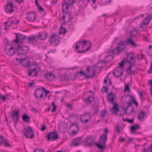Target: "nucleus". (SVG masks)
Listing matches in <instances>:
<instances>
[{
	"label": "nucleus",
	"mask_w": 152,
	"mask_h": 152,
	"mask_svg": "<svg viewBox=\"0 0 152 152\" xmlns=\"http://www.w3.org/2000/svg\"><path fill=\"white\" fill-rule=\"evenodd\" d=\"M126 58L124 59L119 64V66L121 68H123L124 64L127 62L129 64H134L135 63L136 60L134 59L135 56L134 52L129 53L126 52Z\"/></svg>",
	"instance_id": "f257e3e1"
},
{
	"label": "nucleus",
	"mask_w": 152,
	"mask_h": 152,
	"mask_svg": "<svg viewBox=\"0 0 152 152\" xmlns=\"http://www.w3.org/2000/svg\"><path fill=\"white\" fill-rule=\"evenodd\" d=\"M75 0H63L62 2V11L63 13H66L69 16V18H70V13L64 10L65 9L66 10H69V7L73 4L75 3Z\"/></svg>",
	"instance_id": "f03ea898"
},
{
	"label": "nucleus",
	"mask_w": 152,
	"mask_h": 152,
	"mask_svg": "<svg viewBox=\"0 0 152 152\" xmlns=\"http://www.w3.org/2000/svg\"><path fill=\"white\" fill-rule=\"evenodd\" d=\"M107 138L106 135L105 134H103L100 137L99 140L102 141L103 140V142H99L97 143H95L94 144L96 145L97 147L101 151H102L104 148L106 147V142Z\"/></svg>",
	"instance_id": "7ed1b4c3"
},
{
	"label": "nucleus",
	"mask_w": 152,
	"mask_h": 152,
	"mask_svg": "<svg viewBox=\"0 0 152 152\" xmlns=\"http://www.w3.org/2000/svg\"><path fill=\"white\" fill-rule=\"evenodd\" d=\"M126 45L123 41L119 42L115 48L113 49L112 52L114 54L118 55L121 51L125 49Z\"/></svg>",
	"instance_id": "20e7f679"
},
{
	"label": "nucleus",
	"mask_w": 152,
	"mask_h": 152,
	"mask_svg": "<svg viewBox=\"0 0 152 152\" xmlns=\"http://www.w3.org/2000/svg\"><path fill=\"white\" fill-rule=\"evenodd\" d=\"M24 136L26 138L33 139L34 136V132L32 128L28 126L25 129Z\"/></svg>",
	"instance_id": "39448f33"
},
{
	"label": "nucleus",
	"mask_w": 152,
	"mask_h": 152,
	"mask_svg": "<svg viewBox=\"0 0 152 152\" xmlns=\"http://www.w3.org/2000/svg\"><path fill=\"white\" fill-rule=\"evenodd\" d=\"M45 137L47 138L48 141L50 140L52 141L56 140L58 138V133L56 131L51 132L47 134Z\"/></svg>",
	"instance_id": "423d86ee"
},
{
	"label": "nucleus",
	"mask_w": 152,
	"mask_h": 152,
	"mask_svg": "<svg viewBox=\"0 0 152 152\" xmlns=\"http://www.w3.org/2000/svg\"><path fill=\"white\" fill-rule=\"evenodd\" d=\"M14 4L12 2V1H10L8 2L4 8V10L8 14H11L14 11L13 10Z\"/></svg>",
	"instance_id": "0eeeda50"
},
{
	"label": "nucleus",
	"mask_w": 152,
	"mask_h": 152,
	"mask_svg": "<svg viewBox=\"0 0 152 152\" xmlns=\"http://www.w3.org/2000/svg\"><path fill=\"white\" fill-rule=\"evenodd\" d=\"M96 138L93 136H89L87 137L85 139L84 142L86 143V145L88 147L92 146V144L95 140Z\"/></svg>",
	"instance_id": "6e6552de"
},
{
	"label": "nucleus",
	"mask_w": 152,
	"mask_h": 152,
	"mask_svg": "<svg viewBox=\"0 0 152 152\" xmlns=\"http://www.w3.org/2000/svg\"><path fill=\"white\" fill-rule=\"evenodd\" d=\"M28 48L27 46H21L18 45V48L15 49L17 50L19 55H25L28 50Z\"/></svg>",
	"instance_id": "1a4fd4ad"
},
{
	"label": "nucleus",
	"mask_w": 152,
	"mask_h": 152,
	"mask_svg": "<svg viewBox=\"0 0 152 152\" xmlns=\"http://www.w3.org/2000/svg\"><path fill=\"white\" fill-rule=\"evenodd\" d=\"M27 14L28 15L26 18L28 21L33 22L36 18V15L34 12H28Z\"/></svg>",
	"instance_id": "9d476101"
},
{
	"label": "nucleus",
	"mask_w": 152,
	"mask_h": 152,
	"mask_svg": "<svg viewBox=\"0 0 152 152\" xmlns=\"http://www.w3.org/2000/svg\"><path fill=\"white\" fill-rule=\"evenodd\" d=\"M40 88H37L35 91L34 95L36 99L38 101L40 100V99L42 98L44 96L43 92L40 91Z\"/></svg>",
	"instance_id": "9b49d317"
},
{
	"label": "nucleus",
	"mask_w": 152,
	"mask_h": 152,
	"mask_svg": "<svg viewBox=\"0 0 152 152\" xmlns=\"http://www.w3.org/2000/svg\"><path fill=\"white\" fill-rule=\"evenodd\" d=\"M120 68H121V69L122 68L120 67L119 66H118L115 68L113 70V74L116 77H121L123 74V71L121 70Z\"/></svg>",
	"instance_id": "f8f14e48"
},
{
	"label": "nucleus",
	"mask_w": 152,
	"mask_h": 152,
	"mask_svg": "<svg viewBox=\"0 0 152 152\" xmlns=\"http://www.w3.org/2000/svg\"><path fill=\"white\" fill-rule=\"evenodd\" d=\"M25 35H23L20 34H18L16 35L15 39L12 40L13 42H15L16 43H18L23 40L26 38Z\"/></svg>",
	"instance_id": "ddd939ff"
},
{
	"label": "nucleus",
	"mask_w": 152,
	"mask_h": 152,
	"mask_svg": "<svg viewBox=\"0 0 152 152\" xmlns=\"http://www.w3.org/2000/svg\"><path fill=\"white\" fill-rule=\"evenodd\" d=\"M47 36V34L45 31H41L38 33L37 36V39L40 40H44Z\"/></svg>",
	"instance_id": "4468645a"
},
{
	"label": "nucleus",
	"mask_w": 152,
	"mask_h": 152,
	"mask_svg": "<svg viewBox=\"0 0 152 152\" xmlns=\"http://www.w3.org/2000/svg\"><path fill=\"white\" fill-rule=\"evenodd\" d=\"M15 50L14 48L11 46L10 48H8L7 47L4 48V50L8 56H12L15 53Z\"/></svg>",
	"instance_id": "2eb2a0df"
},
{
	"label": "nucleus",
	"mask_w": 152,
	"mask_h": 152,
	"mask_svg": "<svg viewBox=\"0 0 152 152\" xmlns=\"http://www.w3.org/2000/svg\"><path fill=\"white\" fill-rule=\"evenodd\" d=\"M15 59L16 61H18V64L22 63L23 64H25L24 65L26 66H30L29 62L26 60L25 58H22L19 59L18 58H16Z\"/></svg>",
	"instance_id": "dca6fc26"
},
{
	"label": "nucleus",
	"mask_w": 152,
	"mask_h": 152,
	"mask_svg": "<svg viewBox=\"0 0 152 152\" xmlns=\"http://www.w3.org/2000/svg\"><path fill=\"white\" fill-rule=\"evenodd\" d=\"M12 120L13 121L15 119V122L17 123L19 119V112L16 110H14L13 113L12 115Z\"/></svg>",
	"instance_id": "f3484780"
},
{
	"label": "nucleus",
	"mask_w": 152,
	"mask_h": 152,
	"mask_svg": "<svg viewBox=\"0 0 152 152\" xmlns=\"http://www.w3.org/2000/svg\"><path fill=\"white\" fill-rule=\"evenodd\" d=\"M81 139L80 137L74 139L72 143V144L74 146H77L81 144Z\"/></svg>",
	"instance_id": "a211bd4d"
},
{
	"label": "nucleus",
	"mask_w": 152,
	"mask_h": 152,
	"mask_svg": "<svg viewBox=\"0 0 152 152\" xmlns=\"http://www.w3.org/2000/svg\"><path fill=\"white\" fill-rule=\"evenodd\" d=\"M58 37L57 35L54 33L49 37V41L50 42V45H52L53 42H55L56 41Z\"/></svg>",
	"instance_id": "6ab92c4d"
},
{
	"label": "nucleus",
	"mask_w": 152,
	"mask_h": 152,
	"mask_svg": "<svg viewBox=\"0 0 152 152\" xmlns=\"http://www.w3.org/2000/svg\"><path fill=\"white\" fill-rule=\"evenodd\" d=\"M37 74V72L35 68L33 69H30L28 71V76L32 75L33 77H36Z\"/></svg>",
	"instance_id": "aec40b11"
},
{
	"label": "nucleus",
	"mask_w": 152,
	"mask_h": 152,
	"mask_svg": "<svg viewBox=\"0 0 152 152\" xmlns=\"http://www.w3.org/2000/svg\"><path fill=\"white\" fill-rule=\"evenodd\" d=\"M90 113H86L83 114L82 116V117H81L80 118V121L83 123V124H84L85 123H87L88 121H89V120H88L87 119H86L84 121H83L82 120V118H86L87 116H88L89 117V119H90Z\"/></svg>",
	"instance_id": "412c9836"
},
{
	"label": "nucleus",
	"mask_w": 152,
	"mask_h": 152,
	"mask_svg": "<svg viewBox=\"0 0 152 152\" xmlns=\"http://www.w3.org/2000/svg\"><path fill=\"white\" fill-rule=\"evenodd\" d=\"M152 19V15H148L146 18H145L143 21L142 23V25L144 26H146L149 23V22L150 20Z\"/></svg>",
	"instance_id": "4be33fe9"
},
{
	"label": "nucleus",
	"mask_w": 152,
	"mask_h": 152,
	"mask_svg": "<svg viewBox=\"0 0 152 152\" xmlns=\"http://www.w3.org/2000/svg\"><path fill=\"white\" fill-rule=\"evenodd\" d=\"M140 127V126L137 124H135L134 125L132 126L130 128V130L131 133H134L135 134H138V133L135 132L134 131L137 129H139Z\"/></svg>",
	"instance_id": "5701e85b"
},
{
	"label": "nucleus",
	"mask_w": 152,
	"mask_h": 152,
	"mask_svg": "<svg viewBox=\"0 0 152 152\" xmlns=\"http://www.w3.org/2000/svg\"><path fill=\"white\" fill-rule=\"evenodd\" d=\"M126 42L127 44L129 45L132 47L136 48L137 47V44L134 42L131 38H128Z\"/></svg>",
	"instance_id": "b1692460"
},
{
	"label": "nucleus",
	"mask_w": 152,
	"mask_h": 152,
	"mask_svg": "<svg viewBox=\"0 0 152 152\" xmlns=\"http://www.w3.org/2000/svg\"><path fill=\"white\" fill-rule=\"evenodd\" d=\"M104 58L106 59L107 58H109V59H107L106 61H101L99 62L101 63H103L104 64H107L113 59V56L111 55H108L105 56Z\"/></svg>",
	"instance_id": "393cba45"
},
{
	"label": "nucleus",
	"mask_w": 152,
	"mask_h": 152,
	"mask_svg": "<svg viewBox=\"0 0 152 152\" xmlns=\"http://www.w3.org/2000/svg\"><path fill=\"white\" fill-rule=\"evenodd\" d=\"M55 77L54 75L51 72H48L45 76V78L46 79L50 81L54 80Z\"/></svg>",
	"instance_id": "a878e982"
},
{
	"label": "nucleus",
	"mask_w": 152,
	"mask_h": 152,
	"mask_svg": "<svg viewBox=\"0 0 152 152\" xmlns=\"http://www.w3.org/2000/svg\"><path fill=\"white\" fill-rule=\"evenodd\" d=\"M107 99L108 101L110 103H114L113 101L114 99V97L113 94L112 93L109 94L107 97Z\"/></svg>",
	"instance_id": "bb28decb"
},
{
	"label": "nucleus",
	"mask_w": 152,
	"mask_h": 152,
	"mask_svg": "<svg viewBox=\"0 0 152 152\" xmlns=\"http://www.w3.org/2000/svg\"><path fill=\"white\" fill-rule=\"evenodd\" d=\"M113 104L114 106L113 107L112 109L110 110V111H112L113 114L117 115H118V114L117 113V112L119 111V110L118 108V104L116 103H114Z\"/></svg>",
	"instance_id": "cd10ccee"
},
{
	"label": "nucleus",
	"mask_w": 152,
	"mask_h": 152,
	"mask_svg": "<svg viewBox=\"0 0 152 152\" xmlns=\"http://www.w3.org/2000/svg\"><path fill=\"white\" fill-rule=\"evenodd\" d=\"M36 39H37L36 36L32 35L28 37V41L30 43H31L33 41H34L35 42H37V41L36 40Z\"/></svg>",
	"instance_id": "c85d7f7f"
},
{
	"label": "nucleus",
	"mask_w": 152,
	"mask_h": 152,
	"mask_svg": "<svg viewBox=\"0 0 152 152\" xmlns=\"http://www.w3.org/2000/svg\"><path fill=\"white\" fill-rule=\"evenodd\" d=\"M22 119L23 121L26 122H28L30 120V116L25 113H23V115L22 116Z\"/></svg>",
	"instance_id": "c756f323"
},
{
	"label": "nucleus",
	"mask_w": 152,
	"mask_h": 152,
	"mask_svg": "<svg viewBox=\"0 0 152 152\" xmlns=\"http://www.w3.org/2000/svg\"><path fill=\"white\" fill-rule=\"evenodd\" d=\"M92 113L94 114H95L98 112V106L97 105H94L93 106L91 109Z\"/></svg>",
	"instance_id": "7c9ffc66"
},
{
	"label": "nucleus",
	"mask_w": 152,
	"mask_h": 152,
	"mask_svg": "<svg viewBox=\"0 0 152 152\" xmlns=\"http://www.w3.org/2000/svg\"><path fill=\"white\" fill-rule=\"evenodd\" d=\"M78 42L79 43V44H81V43H83V45H86V44H87V45L88 47L89 46V45L90 44V45L91 46V43L88 41H86V40H83L82 41H79ZM78 42H77L75 43V44H76Z\"/></svg>",
	"instance_id": "2f4dec72"
},
{
	"label": "nucleus",
	"mask_w": 152,
	"mask_h": 152,
	"mask_svg": "<svg viewBox=\"0 0 152 152\" xmlns=\"http://www.w3.org/2000/svg\"><path fill=\"white\" fill-rule=\"evenodd\" d=\"M79 73L80 74V76H84L85 77L84 78L85 79H88L90 77H91V76L89 75H87L84 72L82 71H79Z\"/></svg>",
	"instance_id": "473e14b6"
},
{
	"label": "nucleus",
	"mask_w": 152,
	"mask_h": 152,
	"mask_svg": "<svg viewBox=\"0 0 152 152\" xmlns=\"http://www.w3.org/2000/svg\"><path fill=\"white\" fill-rule=\"evenodd\" d=\"M145 113L142 111H141L138 115V118L139 120H141L145 116Z\"/></svg>",
	"instance_id": "72a5a7b5"
},
{
	"label": "nucleus",
	"mask_w": 152,
	"mask_h": 152,
	"mask_svg": "<svg viewBox=\"0 0 152 152\" xmlns=\"http://www.w3.org/2000/svg\"><path fill=\"white\" fill-rule=\"evenodd\" d=\"M142 152H152V144H151L148 148H144Z\"/></svg>",
	"instance_id": "f704fd0d"
},
{
	"label": "nucleus",
	"mask_w": 152,
	"mask_h": 152,
	"mask_svg": "<svg viewBox=\"0 0 152 152\" xmlns=\"http://www.w3.org/2000/svg\"><path fill=\"white\" fill-rule=\"evenodd\" d=\"M5 147H11V146L10 145L9 143V142L7 140L5 139L4 140V141L3 142V143Z\"/></svg>",
	"instance_id": "c9c22d12"
},
{
	"label": "nucleus",
	"mask_w": 152,
	"mask_h": 152,
	"mask_svg": "<svg viewBox=\"0 0 152 152\" xmlns=\"http://www.w3.org/2000/svg\"><path fill=\"white\" fill-rule=\"evenodd\" d=\"M129 107H127L126 108H124V107H122V110H124V112L123 113H120L118 114V115L119 116H121L123 115L125 113H126L127 110H128Z\"/></svg>",
	"instance_id": "e433bc0d"
},
{
	"label": "nucleus",
	"mask_w": 152,
	"mask_h": 152,
	"mask_svg": "<svg viewBox=\"0 0 152 152\" xmlns=\"http://www.w3.org/2000/svg\"><path fill=\"white\" fill-rule=\"evenodd\" d=\"M91 48V46L90 45H89V46L85 50H82V51L78 50L77 51V52L79 53H84L86 52H87L88 50H89Z\"/></svg>",
	"instance_id": "4c0bfd02"
},
{
	"label": "nucleus",
	"mask_w": 152,
	"mask_h": 152,
	"mask_svg": "<svg viewBox=\"0 0 152 152\" xmlns=\"http://www.w3.org/2000/svg\"><path fill=\"white\" fill-rule=\"evenodd\" d=\"M41 88L43 91H44L45 92V98H46L47 97V94L48 93L50 92V91L47 90L44 87H41Z\"/></svg>",
	"instance_id": "58836bf2"
},
{
	"label": "nucleus",
	"mask_w": 152,
	"mask_h": 152,
	"mask_svg": "<svg viewBox=\"0 0 152 152\" xmlns=\"http://www.w3.org/2000/svg\"><path fill=\"white\" fill-rule=\"evenodd\" d=\"M52 105L53 106V108L52 110V112L54 113L55 111L56 110V106L53 102H52Z\"/></svg>",
	"instance_id": "ea45409f"
},
{
	"label": "nucleus",
	"mask_w": 152,
	"mask_h": 152,
	"mask_svg": "<svg viewBox=\"0 0 152 152\" xmlns=\"http://www.w3.org/2000/svg\"><path fill=\"white\" fill-rule=\"evenodd\" d=\"M71 126H76L77 128V129L78 130H79V126L77 125V123L76 122H71Z\"/></svg>",
	"instance_id": "a19ab883"
},
{
	"label": "nucleus",
	"mask_w": 152,
	"mask_h": 152,
	"mask_svg": "<svg viewBox=\"0 0 152 152\" xmlns=\"http://www.w3.org/2000/svg\"><path fill=\"white\" fill-rule=\"evenodd\" d=\"M115 130L117 132L118 134L120 133V126L119 125H117L115 126Z\"/></svg>",
	"instance_id": "79ce46f5"
},
{
	"label": "nucleus",
	"mask_w": 152,
	"mask_h": 152,
	"mask_svg": "<svg viewBox=\"0 0 152 152\" xmlns=\"http://www.w3.org/2000/svg\"><path fill=\"white\" fill-rule=\"evenodd\" d=\"M106 111L105 110H102L101 112V118L104 117L106 115Z\"/></svg>",
	"instance_id": "37998d69"
},
{
	"label": "nucleus",
	"mask_w": 152,
	"mask_h": 152,
	"mask_svg": "<svg viewBox=\"0 0 152 152\" xmlns=\"http://www.w3.org/2000/svg\"><path fill=\"white\" fill-rule=\"evenodd\" d=\"M130 90L129 88V83L125 85V88L124 91H129Z\"/></svg>",
	"instance_id": "c03bdc74"
},
{
	"label": "nucleus",
	"mask_w": 152,
	"mask_h": 152,
	"mask_svg": "<svg viewBox=\"0 0 152 152\" xmlns=\"http://www.w3.org/2000/svg\"><path fill=\"white\" fill-rule=\"evenodd\" d=\"M91 98H92L93 99L94 98V96H88L87 98L86 99V101H88L89 103H91V101L90 100V99Z\"/></svg>",
	"instance_id": "a18cd8bd"
},
{
	"label": "nucleus",
	"mask_w": 152,
	"mask_h": 152,
	"mask_svg": "<svg viewBox=\"0 0 152 152\" xmlns=\"http://www.w3.org/2000/svg\"><path fill=\"white\" fill-rule=\"evenodd\" d=\"M147 73L148 74H150L152 73V62L151 63V65L150 69L147 71Z\"/></svg>",
	"instance_id": "49530a36"
},
{
	"label": "nucleus",
	"mask_w": 152,
	"mask_h": 152,
	"mask_svg": "<svg viewBox=\"0 0 152 152\" xmlns=\"http://www.w3.org/2000/svg\"><path fill=\"white\" fill-rule=\"evenodd\" d=\"M0 99L1 100H3L4 101H5L6 100V98L5 96L3 95L0 94Z\"/></svg>",
	"instance_id": "de8ad7c7"
},
{
	"label": "nucleus",
	"mask_w": 152,
	"mask_h": 152,
	"mask_svg": "<svg viewBox=\"0 0 152 152\" xmlns=\"http://www.w3.org/2000/svg\"><path fill=\"white\" fill-rule=\"evenodd\" d=\"M33 152H44V150L43 149H35Z\"/></svg>",
	"instance_id": "09e8293b"
},
{
	"label": "nucleus",
	"mask_w": 152,
	"mask_h": 152,
	"mask_svg": "<svg viewBox=\"0 0 152 152\" xmlns=\"http://www.w3.org/2000/svg\"><path fill=\"white\" fill-rule=\"evenodd\" d=\"M4 140L3 136L0 135V145L3 143Z\"/></svg>",
	"instance_id": "8fccbe9b"
},
{
	"label": "nucleus",
	"mask_w": 152,
	"mask_h": 152,
	"mask_svg": "<svg viewBox=\"0 0 152 152\" xmlns=\"http://www.w3.org/2000/svg\"><path fill=\"white\" fill-rule=\"evenodd\" d=\"M31 110L34 112L35 113H37L38 112V111L37 110L33 108V107H31Z\"/></svg>",
	"instance_id": "3c124183"
},
{
	"label": "nucleus",
	"mask_w": 152,
	"mask_h": 152,
	"mask_svg": "<svg viewBox=\"0 0 152 152\" xmlns=\"http://www.w3.org/2000/svg\"><path fill=\"white\" fill-rule=\"evenodd\" d=\"M61 30L62 31V30H63V31L62 32V34H64L66 32V29L64 27H62V26H61Z\"/></svg>",
	"instance_id": "603ef678"
},
{
	"label": "nucleus",
	"mask_w": 152,
	"mask_h": 152,
	"mask_svg": "<svg viewBox=\"0 0 152 152\" xmlns=\"http://www.w3.org/2000/svg\"><path fill=\"white\" fill-rule=\"evenodd\" d=\"M67 107L68 108H70V110H72V105L69 104H66Z\"/></svg>",
	"instance_id": "864d4df0"
},
{
	"label": "nucleus",
	"mask_w": 152,
	"mask_h": 152,
	"mask_svg": "<svg viewBox=\"0 0 152 152\" xmlns=\"http://www.w3.org/2000/svg\"><path fill=\"white\" fill-rule=\"evenodd\" d=\"M126 104H127V107H129L131 106L132 105V102L131 100H129L128 102H126Z\"/></svg>",
	"instance_id": "5fc2aeb1"
},
{
	"label": "nucleus",
	"mask_w": 152,
	"mask_h": 152,
	"mask_svg": "<svg viewBox=\"0 0 152 152\" xmlns=\"http://www.w3.org/2000/svg\"><path fill=\"white\" fill-rule=\"evenodd\" d=\"M46 128V126L45 125H43L41 128V130L44 131L45 130Z\"/></svg>",
	"instance_id": "6e6d98bb"
},
{
	"label": "nucleus",
	"mask_w": 152,
	"mask_h": 152,
	"mask_svg": "<svg viewBox=\"0 0 152 152\" xmlns=\"http://www.w3.org/2000/svg\"><path fill=\"white\" fill-rule=\"evenodd\" d=\"M38 9L40 11H44V9H43L41 6H38Z\"/></svg>",
	"instance_id": "4d7b16f0"
},
{
	"label": "nucleus",
	"mask_w": 152,
	"mask_h": 152,
	"mask_svg": "<svg viewBox=\"0 0 152 152\" xmlns=\"http://www.w3.org/2000/svg\"><path fill=\"white\" fill-rule=\"evenodd\" d=\"M75 76L76 77H79L80 76V74L79 73V72H77L76 73V74L75 75Z\"/></svg>",
	"instance_id": "13d9d810"
},
{
	"label": "nucleus",
	"mask_w": 152,
	"mask_h": 152,
	"mask_svg": "<svg viewBox=\"0 0 152 152\" xmlns=\"http://www.w3.org/2000/svg\"><path fill=\"white\" fill-rule=\"evenodd\" d=\"M133 140V139L132 137L129 138L128 139V141L127 143L128 144L129 143L132 141Z\"/></svg>",
	"instance_id": "bf43d9fd"
},
{
	"label": "nucleus",
	"mask_w": 152,
	"mask_h": 152,
	"mask_svg": "<svg viewBox=\"0 0 152 152\" xmlns=\"http://www.w3.org/2000/svg\"><path fill=\"white\" fill-rule=\"evenodd\" d=\"M129 34H130V37H131L130 38H132L133 37H137V36L136 35H133L132 34V33L131 32H129Z\"/></svg>",
	"instance_id": "052dcab7"
},
{
	"label": "nucleus",
	"mask_w": 152,
	"mask_h": 152,
	"mask_svg": "<svg viewBox=\"0 0 152 152\" xmlns=\"http://www.w3.org/2000/svg\"><path fill=\"white\" fill-rule=\"evenodd\" d=\"M130 97L132 99V102L134 103L136 101L134 97L133 96H130Z\"/></svg>",
	"instance_id": "680f3d73"
},
{
	"label": "nucleus",
	"mask_w": 152,
	"mask_h": 152,
	"mask_svg": "<svg viewBox=\"0 0 152 152\" xmlns=\"http://www.w3.org/2000/svg\"><path fill=\"white\" fill-rule=\"evenodd\" d=\"M134 122V119H129L128 122L129 123L131 124H132Z\"/></svg>",
	"instance_id": "e2e57ef3"
},
{
	"label": "nucleus",
	"mask_w": 152,
	"mask_h": 152,
	"mask_svg": "<svg viewBox=\"0 0 152 152\" xmlns=\"http://www.w3.org/2000/svg\"><path fill=\"white\" fill-rule=\"evenodd\" d=\"M139 94L141 98H143V94H142V93L141 91H139Z\"/></svg>",
	"instance_id": "0e129e2a"
},
{
	"label": "nucleus",
	"mask_w": 152,
	"mask_h": 152,
	"mask_svg": "<svg viewBox=\"0 0 152 152\" xmlns=\"http://www.w3.org/2000/svg\"><path fill=\"white\" fill-rule=\"evenodd\" d=\"M35 83L34 82H29L28 83L29 86L30 87H31L32 86L34 85V84Z\"/></svg>",
	"instance_id": "69168bd1"
},
{
	"label": "nucleus",
	"mask_w": 152,
	"mask_h": 152,
	"mask_svg": "<svg viewBox=\"0 0 152 152\" xmlns=\"http://www.w3.org/2000/svg\"><path fill=\"white\" fill-rule=\"evenodd\" d=\"M130 64V66L129 67H128L126 70V71L127 72H128L129 70H130L132 68V64Z\"/></svg>",
	"instance_id": "338daca9"
},
{
	"label": "nucleus",
	"mask_w": 152,
	"mask_h": 152,
	"mask_svg": "<svg viewBox=\"0 0 152 152\" xmlns=\"http://www.w3.org/2000/svg\"><path fill=\"white\" fill-rule=\"evenodd\" d=\"M103 88L104 89L105 92H107L108 91V88L106 86H104Z\"/></svg>",
	"instance_id": "774afa93"
}]
</instances>
